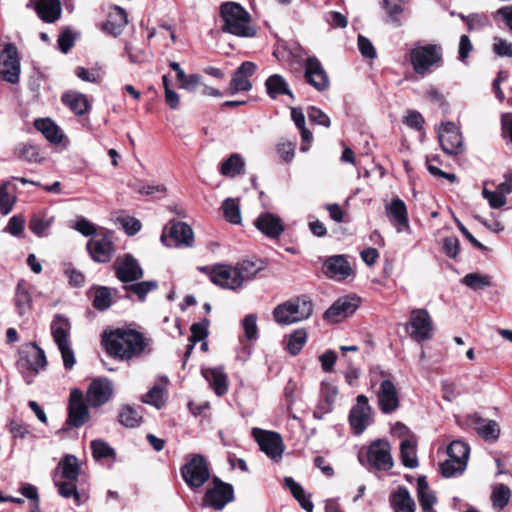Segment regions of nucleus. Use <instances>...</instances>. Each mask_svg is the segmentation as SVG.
<instances>
[{
	"label": "nucleus",
	"mask_w": 512,
	"mask_h": 512,
	"mask_svg": "<svg viewBox=\"0 0 512 512\" xmlns=\"http://www.w3.org/2000/svg\"><path fill=\"white\" fill-rule=\"evenodd\" d=\"M108 354L125 360L140 357L150 345V340L133 329L118 328L103 336Z\"/></svg>",
	"instance_id": "obj_1"
},
{
	"label": "nucleus",
	"mask_w": 512,
	"mask_h": 512,
	"mask_svg": "<svg viewBox=\"0 0 512 512\" xmlns=\"http://www.w3.org/2000/svg\"><path fill=\"white\" fill-rule=\"evenodd\" d=\"M221 31L238 37H253L256 29L249 12L237 2L228 1L220 5Z\"/></svg>",
	"instance_id": "obj_2"
},
{
	"label": "nucleus",
	"mask_w": 512,
	"mask_h": 512,
	"mask_svg": "<svg viewBox=\"0 0 512 512\" xmlns=\"http://www.w3.org/2000/svg\"><path fill=\"white\" fill-rule=\"evenodd\" d=\"M313 304L305 297H297L276 306L273 310L274 320L280 325H291L310 317Z\"/></svg>",
	"instance_id": "obj_3"
},
{
	"label": "nucleus",
	"mask_w": 512,
	"mask_h": 512,
	"mask_svg": "<svg viewBox=\"0 0 512 512\" xmlns=\"http://www.w3.org/2000/svg\"><path fill=\"white\" fill-rule=\"evenodd\" d=\"M46 365V355L36 343L27 345L17 361V368L27 385L33 383L40 370H43Z\"/></svg>",
	"instance_id": "obj_4"
},
{
	"label": "nucleus",
	"mask_w": 512,
	"mask_h": 512,
	"mask_svg": "<svg viewBox=\"0 0 512 512\" xmlns=\"http://www.w3.org/2000/svg\"><path fill=\"white\" fill-rule=\"evenodd\" d=\"M372 377L381 378L379 387L376 391L379 409L384 414H390L398 409L400 405L398 390L391 379V374L380 367H375L371 371Z\"/></svg>",
	"instance_id": "obj_5"
},
{
	"label": "nucleus",
	"mask_w": 512,
	"mask_h": 512,
	"mask_svg": "<svg viewBox=\"0 0 512 512\" xmlns=\"http://www.w3.org/2000/svg\"><path fill=\"white\" fill-rule=\"evenodd\" d=\"M70 330L71 326L68 319L61 315L54 316L51 323V334L61 353L64 367L68 370L72 369L76 363L74 351L69 341Z\"/></svg>",
	"instance_id": "obj_6"
},
{
	"label": "nucleus",
	"mask_w": 512,
	"mask_h": 512,
	"mask_svg": "<svg viewBox=\"0 0 512 512\" xmlns=\"http://www.w3.org/2000/svg\"><path fill=\"white\" fill-rule=\"evenodd\" d=\"M406 331L410 338L417 343L431 340L434 334L433 320L426 309H412Z\"/></svg>",
	"instance_id": "obj_7"
},
{
	"label": "nucleus",
	"mask_w": 512,
	"mask_h": 512,
	"mask_svg": "<svg viewBox=\"0 0 512 512\" xmlns=\"http://www.w3.org/2000/svg\"><path fill=\"white\" fill-rule=\"evenodd\" d=\"M410 60L414 71L425 75L433 66L441 65L442 48L435 44L415 47L410 53Z\"/></svg>",
	"instance_id": "obj_8"
},
{
	"label": "nucleus",
	"mask_w": 512,
	"mask_h": 512,
	"mask_svg": "<svg viewBox=\"0 0 512 512\" xmlns=\"http://www.w3.org/2000/svg\"><path fill=\"white\" fill-rule=\"evenodd\" d=\"M181 475L190 488H200L210 477L208 463L202 455L194 454L181 468Z\"/></svg>",
	"instance_id": "obj_9"
},
{
	"label": "nucleus",
	"mask_w": 512,
	"mask_h": 512,
	"mask_svg": "<svg viewBox=\"0 0 512 512\" xmlns=\"http://www.w3.org/2000/svg\"><path fill=\"white\" fill-rule=\"evenodd\" d=\"M161 241L166 247H190L194 242V234L188 224L170 221L163 229Z\"/></svg>",
	"instance_id": "obj_10"
},
{
	"label": "nucleus",
	"mask_w": 512,
	"mask_h": 512,
	"mask_svg": "<svg viewBox=\"0 0 512 512\" xmlns=\"http://www.w3.org/2000/svg\"><path fill=\"white\" fill-rule=\"evenodd\" d=\"M20 76V60L17 48L12 43L0 47V78L11 84H16Z\"/></svg>",
	"instance_id": "obj_11"
},
{
	"label": "nucleus",
	"mask_w": 512,
	"mask_h": 512,
	"mask_svg": "<svg viewBox=\"0 0 512 512\" xmlns=\"http://www.w3.org/2000/svg\"><path fill=\"white\" fill-rule=\"evenodd\" d=\"M373 421V410L365 395H358L356 404L351 408L349 423L356 435H360Z\"/></svg>",
	"instance_id": "obj_12"
},
{
	"label": "nucleus",
	"mask_w": 512,
	"mask_h": 512,
	"mask_svg": "<svg viewBox=\"0 0 512 512\" xmlns=\"http://www.w3.org/2000/svg\"><path fill=\"white\" fill-rule=\"evenodd\" d=\"M252 436L262 452L272 460H279L284 452V444L280 434L260 428L252 429Z\"/></svg>",
	"instance_id": "obj_13"
},
{
	"label": "nucleus",
	"mask_w": 512,
	"mask_h": 512,
	"mask_svg": "<svg viewBox=\"0 0 512 512\" xmlns=\"http://www.w3.org/2000/svg\"><path fill=\"white\" fill-rule=\"evenodd\" d=\"M385 214L397 233H411L408 209L399 197L393 198L385 205Z\"/></svg>",
	"instance_id": "obj_14"
},
{
	"label": "nucleus",
	"mask_w": 512,
	"mask_h": 512,
	"mask_svg": "<svg viewBox=\"0 0 512 512\" xmlns=\"http://www.w3.org/2000/svg\"><path fill=\"white\" fill-rule=\"evenodd\" d=\"M438 139L442 150L450 155L463 152V138L459 128L451 122L442 124L438 129Z\"/></svg>",
	"instance_id": "obj_15"
},
{
	"label": "nucleus",
	"mask_w": 512,
	"mask_h": 512,
	"mask_svg": "<svg viewBox=\"0 0 512 512\" xmlns=\"http://www.w3.org/2000/svg\"><path fill=\"white\" fill-rule=\"evenodd\" d=\"M233 500L234 490L232 485L224 483L218 479L214 481L213 488L206 491L203 498L204 505L215 510H222Z\"/></svg>",
	"instance_id": "obj_16"
},
{
	"label": "nucleus",
	"mask_w": 512,
	"mask_h": 512,
	"mask_svg": "<svg viewBox=\"0 0 512 512\" xmlns=\"http://www.w3.org/2000/svg\"><path fill=\"white\" fill-rule=\"evenodd\" d=\"M87 249L94 261L109 262L113 256L111 236L106 231H99L88 241Z\"/></svg>",
	"instance_id": "obj_17"
},
{
	"label": "nucleus",
	"mask_w": 512,
	"mask_h": 512,
	"mask_svg": "<svg viewBox=\"0 0 512 512\" xmlns=\"http://www.w3.org/2000/svg\"><path fill=\"white\" fill-rule=\"evenodd\" d=\"M89 419L88 407L85 404L83 393L75 388L70 392L68 404V423L73 427H81Z\"/></svg>",
	"instance_id": "obj_18"
},
{
	"label": "nucleus",
	"mask_w": 512,
	"mask_h": 512,
	"mask_svg": "<svg viewBox=\"0 0 512 512\" xmlns=\"http://www.w3.org/2000/svg\"><path fill=\"white\" fill-rule=\"evenodd\" d=\"M369 463L377 470L387 471L393 467L390 444L385 440H376L367 452Z\"/></svg>",
	"instance_id": "obj_19"
},
{
	"label": "nucleus",
	"mask_w": 512,
	"mask_h": 512,
	"mask_svg": "<svg viewBox=\"0 0 512 512\" xmlns=\"http://www.w3.org/2000/svg\"><path fill=\"white\" fill-rule=\"evenodd\" d=\"M360 299L356 296L347 295L337 299L324 313V319L336 323L341 319L352 315L358 308Z\"/></svg>",
	"instance_id": "obj_20"
},
{
	"label": "nucleus",
	"mask_w": 512,
	"mask_h": 512,
	"mask_svg": "<svg viewBox=\"0 0 512 512\" xmlns=\"http://www.w3.org/2000/svg\"><path fill=\"white\" fill-rule=\"evenodd\" d=\"M113 395V385L107 378L94 379L87 390L86 399L90 406L100 407Z\"/></svg>",
	"instance_id": "obj_21"
},
{
	"label": "nucleus",
	"mask_w": 512,
	"mask_h": 512,
	"mask_svg": "<svg viewBox=\"0 0 512 512\" xmlns=\"http://www.w3.org/2000/svg\"><path fill=\"white\" fill-rule=\"evenodd\" d=\"M305 79L317 91L321 92L329 87L328 75L315 57H308L305 61Z\"/></svg>",
	"instance_id": "obj_22"
},
{
	"label": "nucleus",
	"mask_w": 512,
	"mask_h": 512,
	"mask_svg": "<svg viewBox=\"0 0 512 512\" xmlns=\"http://www.w3.org/2000/svg\"><path fill=\"white\" fill-rule=\"evenodd\" d=\"M254 225L262 234L273 240L280 238L285 230L283 220L271 212L259 214Z\"/></svg>",
	"instance_id": "obj_23"
},
{
	"label": "nucleus",
	"mask_w": 512,
	"mask_h": 512,
	"mask_svg": "<svg viewBox=\"0 0 512 512\" xmlns=\"http://www.w3.org/2000/svg\"><path fill=\"white\" fill-rule=\"evenodd\" d=\"M210 280L224 289L237 290L241 288L234 266L224 264L214 266L210 272Z\"/></svg>",
	"instance_id": "obj_24"
},
{
	"label": "nucleus",
	"mask_w": 512,
	"mask_h": 512,
	"mask_svg": "<svg viewBox=\"0 0 512 512\" xmlns=\"http://www.w3.org/2000/svg\"><path fill=\"white\" fill-rule=\"evenodd\" d=\"M324 273L331 279L342 281L353 274V269L345 256L335 255L325 261Z\"/></svg>",
	"instance_id": "obj_25"
},
{
	"label": "nucleus",
	"mask_w": 512,
	"mask_h": 512,
	"mask_svg": "<svg viewBox=\"0 0 512 512\" xmlns=\"http://www.w3.org/2000/svg\"><path fill=\"white\" fill-rule=\"evenodd\" d=\"M116 275L122 282L135 281L143 276V270L131 255L118 258L115 263Z\"/></svg>",
	"instance_id": "obj_26"
},
{
	"label": "nucleus",
	"mask_w": 512,
	"mask_h": 512,
	"mask_svg": "<svg viewBox=\"0 0 512 512\" xmlns=\"http://www.w3.org/2000/svg\"><path fill=\"white\" fill-rule=\"evenodd\" d=\"M202 375L209 382L216 395L223 396L228 391V379L222 367L206 368Z\"/></svg>",
	"instance_id": "obj_27"
},
{
	"label": "nucleus",
	"mask_w": 512,
	"mask_h": 512,
	"mask_svg": "<svg viewBox=\"0 0 512 512\" xmlns=\"http://www.w3.org/2000/svg\"><path fill=\"white\" fill-rule=\"evenodd\" d=\"M38 16L45 22L53 23L61 15L59 0H33Z\"/></svg>",
	"instance_id": "obj_28"
},
{
	"label": "nucleus",
	"mask_w": 512,
	"mask_h": 512,
	"mask_svg": "<svg viewBox=\"0 0 512 512\" xmlns=\"http://www.w3.org/2000/svg\"><path fill=\"white\" fill-rule=\"evenodd\" d=\"M472 424L477 433L486 441H496L500 435V427L494 420L483 419L480 416H473Z\"/></svg>",
	"instance_id": "obj_29"
},
{
	"label": "nucleus",
	"mask_w": 512,
	"mask_h": 512,
	"mask_svg": "<svg viewBox=\"0 0 512 512\" xmlns=\"http://www.w3.org/2000/svg\"><path fill=\"white\" fill-rule=\"evenodd\" d=\"M127 23L128 17L126 11L119 6H115L109 13V18L104 25V29L109 34L117 37L122 33Z\"/></svg>",
	"instance_id": "obj_30"
},
{
	"label": "nucleus",
	"mask_w": 512,
	"mask_h": 512,
	"mask_svg": "<svg viewBox=\"0 0 512 512\" xmlns=\"http://www.w3.org/2000/svg\"><path fill=\"white\" fill-rule=\"evenodd\" d=\"M34 127L40 131L50 143L53 144L61 143L65 137L62 130L50 118L36 119Z\"/></svg>",
	"instance_id": "obj_31"
},
{
	"label": "nucleus",
	"mask_w": 512,
	"mask_h": 512,
	"mask_svg": "<svg viewBox=\"0 0 512 512\" xmlns=\"http://www.w3.org/2000/svg\"><path fill=\"white\" fill-rule=\"evenodd\" d=\"M394 512H414L415 502L405 487H398L390 496Z\"/></svg>",
	"instance_id": "obj_32"
},
{
	"label": "nucleus",
	"mask_w": 512,
	"mask_h": 512,
	"mask_svg": "<svg viewBox=\"0 0 512 512\" xmlns=\"http://www.w3.org/2000/svg\"><path fill=\"white\" fill-rule=\"evenodd\" d=\"M168 384V378L162 376L143 397L142 401L146 404L152 405L157 409H161L165 404L166 391L165 387Z\"/></svg>",
	"instance_id": "obj_33"
},
{
	"label": "nucleus",
	"mask_w": 512,
	"mask_h": 512,
	"mask_svg": "<svg viewBox=\"0 0 512 512\" xmlns=\"http://www.w3.org/2000/svg\"><path fill=\"white\" fill-rule=\"evenodd\" d=\"M268 95L275 99L280 95H287L294 99V94L289 88L287 81L279 74L269 76L265 82Z\"/></svg>",
	"instance_id": "obj_34"
},
{
	"label": "nucleus",
	"mask_w": 512,
	"mask_h": 512,
	"mask_svg": "<svg viewBox=\"0 0 512 512\" xmlns=\"http://www.w3.org/2000/svg\"><path fill=\"white\" fill-rule=\"evenodd\" d=\"M17 190V187L11 181H5L0 184V213L2 215L9 214L16 201L17 197L14 194Z\"/></svg>",
	"instance_id": "obj_35"
},
{
	"label": "nucleus",
	"mask_w": 512,
	"mask_h": 512,
	"mask_svg": "<svg viewBox=\"0 0 512 512\" xmlns=\"http://www.w3.org/2000/svg\"><path fill=\"white\" fill-rule=\"evenodd\" d=\"M291 119L300 131L302 144L300 147L301 152H307L310 148V143L313 139L312 133L305 127V115L301 108H291Z\"/></svg>",
	"instance_id": "obj_36"
},
{
	"label": "nucleus",
	"mask_w": 512,
	"mask_h": 512,
	"mask_svg": "<svg viewBox=\"0 0 512 512\" xmlns=\"http://www.w3.org/2000/svg\"><path fill=\"white\" fill-rule=\"evenodd\" d=\"M62 102L66 104L76 115H83L90 109L87 97L79 92H68L62 96Z\"/></svg>",
	"instance_id": "obj_37"
},
{
	"label": "nucleus",
	"mask_w": 512,
	"mask_h": 512,
	"mask_svg": "<svg viewBox=\"0 0 512 512\" xmlns=\"http://www.w3.org/2000/svg\"><path fill=\"white\" fill-rule=\"evenodd\" d=\"M92 305L99 311L107 310L112 303L111 290L104 286L93 287L88 292Z\"/></svg>",
	"instance_id": "obj_38"
},
{
	"label": "nucleus",
	"mask_w": 512,
	"mask_h": 512,
	"mask_svg": "<svg viewBox=\"0 0 512 512\" xmlns=\"http://www.w3.org/2000/svg\"><path fill=\"white\" fill-rule=\"evenodd\" d=\"M245 161L243 157L234 153L225 159L220 166V173L225 177H235L244 173Z\"/></svg>",
	"instance_id": "obj_39"
},
{
	"label": "nucleus",
	"mask_w": 512,
	"mask_h": 512,
	"mask_svg": "<svg viewBox=\"0 0 512 512\" xmlns=\"http://www.w3.org/2000/svg\"><path fill=\"white\" fill-rule=\"evenodd\" d=\"M15 305L19 315H24L31 309L32 297L29 291L28 283L25 280H20L17 284Z\"/></svg>",
	"instance_id": "obj_40"
},
{
	"label": "nucleus",
	"mask_w": 512,
	"mask_h": 512,
	"mask_svg": "<svg viewBox=\"0 0 512 512\" xmlns=\"http://www.w3.org/2000/svg\"><path fill=\"white\" fill-rule=\"evenodd\" d=\"M418 499L423 512H432L433 505L436 502L435 495L430 490L424 477L417 480Z\"/></svg>",
	"instance_id": "obj_41"
},
{
	"label": "nucleus",
	"mask_w": 512,
	"mask_h": 512,
	"mask_svg": "<svg viewBox=\"0 0 512 512\" xmlns=\"http://www.w3.org/2000/svg\"><path fill=\"white\" fill-rule=\"evenodd\" d=\"M57 470L63 479L77 480L80 472L78 459L72 454L65 455L59 462Z\"/></svg>",
	"instance_id": "obj_42"
},
{
	"label": "nucleus",
	"mask_w": 512,
	"mask_h": 512,
	"mask_svg": "<svg viewBox=\"0 0 512 512\" xmlns=\"http://www.w3.org/2000/svg\"><path fill=\"white\" fill-rule=\"evenodd\" d=\"M284 483L291 491L294 498L306 512H313L314 505L309 497L305 495L303 487L291 477H285Z\"/></svg>",
	"instance_id": "obj_43"
},
{
	"label": "nucleus",
	"mask_w": 512,
	"mask_h": 512,
	"mask_svg": "<svg viewBox=\"0 0 512 512\" xmlns=\"http://www.w3.org/2000/svg\"><path fill=\"white\" fill-rule=\"evenodd\" d=\"M512 492L510 488L504 484H498L493 488L491 501L493 508L503 510L511 499Z\"/></svg>",
	"instance_id": "obj_44"
},
{
	"label": "nucleus",
	"mask_w": 512,
	"mask_h": 512,
	"mask_svg": "<svg viewBox=\"0 0 512 512\" xmlns=\"http://www.w3.org/2000/svg\"><path fill=\"white\" fill-rule=\"evenodd\" d=\"M54 222L53 217L34 215L29 221L30 231L38 237H45Z\"/></svg>",
	"instance_id": "obj_45"
},
{
	"label": "nucleus",
	"mask_w": 512,
	"mask_h": 512,
	"mask_svg": "<svg viewBox=\"0 0 512 512\" xmlns=\"http://www.w3.org/2000/svg\"><path fill=\"white\" fill-rule=\"evenodd\" d=\"M307 341V333L304 329H297L288 335L286 339V349L288 352L295 356L304 347Z\"/></svg>",
	"instance_id": "obj_46"
},
{
	"label": "nucleus",
	"mask_w": 512,
	"mask_h": 512,
	"mask_svg": "<svg viewBox=\"0 0 512 512\" xmlns=\"http://www.w3.org/2000/svg\"><path fill=\"white\" fill-rule=\"evenodd\" d=\"M400 456L404 466L415 468L418 465L415 443L409 439L401 441Z\"/></svg>",
	"instance_id": "obj_47"
},
{
	"label": "nucleus",
	"mask_w": 512,
	"mask_h": 512,
	"mask_svg": "<svg viewBox=\"0 0 512 512\" xmlns=\"http://www.w3.org/2000/svg\"><path fill=\"white\" fill-rule=\"evenodd\" d=\"M237 272L238 279L240 281V287L244 284V282L253 279L256 274L261 270V267L258 266L255 262L252 261H242L234 266Z\"/></svg>",
	"instance_id": "obj_48"
},
{
	"label": "nucleus",
	"mask_w": 512,
	"mask_h": 512,
	"mask_svg": "<svg viewBox=\"0 0 512 512\" xmlns=\"http://www.w3.org/2000/svg\"><path fill=\"white\" fill-rule=\"evenodd\" d=\"M14 154L18 159L29 163H37L41 161L38 148L35 145L29 143L19 144L15 148Z\"/></svg>",
	"instance_id": "obj_49"
},
{
	"label": "nucleus",
	"mask_w": 512,
	"mask_h": 512,
	"mask_svg": "<svg viewBox=\"0 0 512 512\" xmlns=\"http://www.w3.org/2000/svg\"><path fill=\"white\" fill-rule=\"evenodd\" d=\"M76 481L73 479H64L59 481L56 477L54 483L58 488V493L64 498H73L76 503L80 502V495L77 492Z\"/></svg>",
	"instance_id": "obj_50"
},
{
	"label": "nucleus",
	"mask_w": 512,
	"mask_h": 512,
	"mask_svg": "<svg viewBox=\"0 0 512 512\" xmlns=\"http://www.w3.org/2000/svg\"><path fill=\"white\" fill-rule=\"evenodd\" d=\"M462 283L470 289L478 291L491 286V278L488 275L469 273L463 277Z\"/></svg>",
	"instance_id": "obj_51"
},
{
	"label": "nucleus",
	"mask_w": 512,
	"mask_h": 512,
	"mask_svg": "<svg viewBox=\"0 0 512 512\" xmlns=\"http://www.w3.org/2000/svg\"><path fill=\"white\" fill-rule=\"evenodd\" d=\"M142 421V416L133 407L126 405L119 412V422L128 428L137 427Z\"/></svg>",
	"instance_id": "obj_52"
},
{
	"label": "nucleus",
	"mask_w": 512,
	"mask_h": 512,
	"mask_svg": "<svg viewBox=\"0 0 512 512\" xmlns=\"http://www.w3.org/2000/svg\"><path fill=\"white\" fill-rule=\"evenodd\" d=\"M469 452V446L460 440L451 442L447 448L448 458L455 459L457 461H464L465 465H467Z\"/></svg>",
	"instance_id": "obj_53"
},
{
	"label": "nucleus",
	"mask_w": 512,
	"mask_h": 512,
	"mask_svg": "<svg viewBox=\"0 0 512 512\" xmlns=\"http://www.w3.org/2000/svg\"><path fill=\"white\" fill-rule=\"evenodd\" d=\"M222 209L223 215L228 222L232 224L241 223L240 206L237 200L233 198H227L222 204Z\"/></svg>",
	"instance_id": "obj_54"
},
{
	"label": "nucleus",
	"mask_w": 512,
	"mask_h": 512,
	"mask_svg": "<svg viewBox=\"0 0 512 512\" xmlns=\"http://www.w3.org/2000/svg\"><path fill=\"white\" fill-rule=\"evenodd\" d=\"M90 447L92 455L96 460L112 458L115 456V450L102 439L91 441Z\"/></svg>",
	"instance_id": "obj_55"
},
{
	"label": "nucleus",
	"mask_w": 512,
	"mask_h": 512,
	"mask_svg": "<svg viewBox=\"0 0 512 512\" xmlns=\"http://www.w3.org/2000/svg\"><path fill=\"white\" fill-rule=\"evenodd\" d=\"M466 466L464 461L448 458L440 465V471L444 477H454L462 474Z\"/></svg>",
	"instance_id": "obj_56"
},
{
	"label": "nucleus",
	"mask_w": 512,
	"mask_h": 512,
	"mask_svg": "<svg viewBox=\"0 0 512 512\" xmlns=\"http://www.w3.org/2000/svg\"><path fill=\"white\" fill-rule=\"evenodd\" d=\"M320 395L327 407L325 408V411H330L332 408V405L335 403L337 395H338V388L336 385L329 381H323L321 383L320 388Z\"/></svg>",
	"instance_id": "obj_57"
},
{
	"label": "nucleus",
	"mask_w": 512,
	"mask_h": 512,
	"mask_svg": "<svg viewBox=\"0 0 512 512\" xmlns=\"http://www.w3.org/2000/svg\"><path fill=\"white\" fill-rule=\"evenodd\" d=\"M157 288L158 283L156 281H142L125 287L127 291L136 294L141 301L145 299L150 291Z\"/></svg>",
	"instance_id": "obj_58"
},
{
	"label": "nucleus",
	"mask_w": 512,
	"mask_h": 512,
	"mask_svg": "<svg viewBox=\"0 0 512 512\" xmlns=\"http://www.w3.org/2000/svg\"><path fill=\"white\" fill-rule=\"evenodd\" d=\"M242 328L247 340H256L258 338L257 315L248 314L242 320Z\"/></svg>",
	"instance_id": "obj_59"
},
{
	"label": "nucleus",
	"mask_w": 512,
	"mask_h": 512,
	"mask_svg": "<svg viewBox=\"0 0 512 512\" xmlns=\"http://www.w3.org/2000/svg\"><path fill=\"white\" fill-rule=\"evenodd\" d=\"M252 89V83L246 76L234 72L230 82V93L235 94L239 91H249Z\"/></svg>",
	"instance_id": "obj_60"
},
{
	"label": "nucleus",
	"mask_w": 512,
	"mask_h": 512,
	"mask_svg": "<svg viewBox=\"0 0 512 512\" xmlns=\"http://www.w3.org/2000/svg\"><path fill=\"white\" fill-rule=\"evenodd\" d=\"M209 320L203 319L201 322L194 323L191 326V336L189 340L195 344L196 342L204 340L208 335Z\"/></svg>",
	"instance_id": "obj_61"
},
{
	"label": "nucleus",
	"mask_w": 512,
	"mask_h": 512,
	"mask_svg": "<svg viewBox=\"0 0 512 512\" xmlns=\"http://www.w3.org/2000/svg\"><path fill=\"white\" fill-rule=\"evenodd\" d=\"M482 195L489 202V205L494 209L500 208L506 204V193H502L498 188L497 191H490L484 188Z\"/></svg>",
	"instance_id": "obj_62"
},
{
	"label": "nucleus",
	"mask_w": 512,
	"mask_h": 512,
	"mask_svg": "<svg viewBox=\"0 0 512 512\" xmlns=\"http://www.w3.org/2000/svg\"><path fill=\"white\" fill-rule=\"evenodd\" d=\"M307 115H308L309 121L314 124L322 125L327 128L331 124L330 118L328 117V115L325 114L321 109H319L317 107H314V106L309 107L307 110Z\"/></svg>",
	"instance_id": "obj_63"
},
{
	"label": "nucleus",
	"mask_w": 512,
	"mask_h": 512,
	"mask_svg": "<svg viewBox=\"0 0 512 512\" xmlns=\"http://www.w3.org/2000/svg\"><path fill=\"white\" fill-rule=\"evenodd\" d=\"M295 148V143L290 141H280L276 146L279 157L287 163L293 160L295 155Z\"/></svg>",
	"instance_id": "obj_64"
}]
</instances>
